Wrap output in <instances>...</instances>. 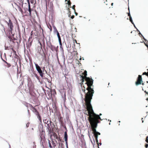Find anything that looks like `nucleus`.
<instances>
[{
  "label": "nucleus",
  "instance_id": "obj_37",
  "mask_svg": "<svg viewBox=\"0 0 148 148\" xmlns=\"http://www.w3.org/2000/svg\"><path fill=\"white\" fill-rule=\"evenodd\" d=\"M128 15L129 16V17H130V16H131V15H130V12H129V13H128Z\"/></svg>",
  "mask_w": 148,
  "mask_h": 148
},
{
  "label": "nucleus",
  "instance_id": "obj_31",
  "mask_svg": "<svg viewBox=\"0 0 148 148\" xmlns=\"http://www.w3.org/2000/svg\"><path fill=\"white\" fill-rule=\"evenodd\" d=\"M60 145H61V147L62 148L64 146V144L62 143H61V144L60 143H59V146H60Z\"/></svg>",
  "mask_w": 148,
  "mask_h": 148
},
{
  "label": "nucleus",
  "instance_id": "obj_38",
  "mask_svg": "<svg viewBox=\"0 0 148 148\" xmlns=\"http://www.w3.org/2000/svg\"><path fill=\"white\" fill-rule=\"evenodd\" d=\"M75 14L76 15V16L77 15L78 13L76 12V11H75Z\"/></svg>",
  "mask_w": 148,
  "mask_h": 148
},
{
  "label": "nucleus",
  "instance_id": "obj_5",
  "mask_svg": "<svg viewBox=\"0 0 148 148\" xmlns=\"http://www.w3.org/2000/svg\"><path fill=\"white\" fill-rule=\"evenodd\" d=\"M52 123V122H51L49 123H47V126H46L48 130V133L49 134H50L51 133H53V128L51 126Z\"/></svg>",
  "mask_w": 148,
  "mask_h": 148
},
{
  "label": "nucleus",
  "instance_id": "obj_51",
  "mask_svg": "<svg viewBox=\"0 0 148 148\" xmlns=\"http://www.w3.org/2000/svg\"><path fill=\"white\" fill-rule=\"evenodd\" d=\"M23 3H22V6H23Z\"/></svg>",
  "mask_w": 148,
  "mask_h": 148
},
{
  "label": "nucleus",
  "instance_id": "obj_60",
  "mask_svg": "<svg viewBox=\"0 0 148 148\" xmlns=\"http://www.w3.org/2000/svg\"><path fill=\"white\" fill-rule=\"evenodd\" d=\"M147 100H148V98H147Z\"/></svg>",
  "mask_w": 148,
  "mask_h": 148
},
{
  "label": "nucleus",
  "instance_id": "obj_9",
  "mask_svg": "<svg viewBox=\"0 0 148 148\" xmlns=\"http://www.w3.org/2000/svg\"><path fill=\"white\" fill-rule=\"evenodd\" d=\"M64 138L65 141L67 145V140H68V136L66 132H64Z\"/></svg>",
  "mask_w": 148,
  "mask_h": 148
},
{
  "label": "nucleus",
  "instance_id": "obj_2",
  "mask_svg": "<svg viewBox=\"0 0 148 148\" xmlns=\"http://www.w3.org/2000/svg\"><path fill=\"white\" fill-rule=\"evenodd\" d=\"M102 114L101 113L99 115L97 114L93 111V134L98 145H99V143H98L97 140L98 136L100 135V133L96 131V128L97 127V124L100 123V120H102L100 116Z\"/></svg>",
  "mask_w": 148,
  "mask_h": 148
},
{
  "label": "nucleus",
  "instance_id": "obj_22",
  "mask_svg": "<svg viewBox=\"0 0 148 148\" xmlns=\"http://www.w3.org/2000/svg\"><path fill=\"white\" fill-rule=\"evenodd\" d=\"M67 0H66L65 1H67ZM66 3L67 4L69 5H71V2L70 0H68V1H67V3Z\"/></svg>",
  "mask_w": 148,
  "mask_h": 148
},
{
  "label": "nucleus",
  "instance_id": "obj_40",
  "mask_svg": "<svg viewBox=\"0 0 148 148\" xmlns=\"http://www.w3.org/2000/svg\"><path fill=\"white\" fill-rule=\"evenodd\" d=\"M144 92H145L147 94H148V92H147L146 90L144 91Z\"/></svg>",
  "mask_w": 148,
  "mask_h": 148
},
{
  "label": "nucleus",
  "instance_id": "obj_1",
  "mask_svg": "<svg viewBox=\"0 0 148 148\" xmlns=\"http://www.w3.org/2000/svg\"><path fill=\"white\" fill-rule=\"evenodd\" d=\"M82 74L84 76L80 75L82 82H84V79H85L86 81V84L88 86L86 89L88 92L85 94V101L86 107V108L88 111V114L87 115L89 116L88 120L90 124V131H92V108L90 102L92 96V88H91V86L92 85V79L86 77V71H85Z\"/></svg>",
  "mask_w": 148,
  "mask_h": 148
},
{
  "label": "nucleus",
  "instance_id": "obj_14",
  "mask_svg": "<svg viewBox=\"0 0 148 148\" xmlns=\"http://www.w3.org/2000/svg\"><path fill=\"white\" fill-rule=\"evenodd\" d=\"M50 49L51 50L53 51H54L56 50V47L55 46H53L52 45L51 46V47H50Z\"/></svg>",
  "mask_w": 148,
  "mask_h": 148
},
{
  "label": "nucleus",
  "instance_id": "obj_10",
  "mask_svg": "<svg viewBox=\"0 0 148 148\" xmlns=\"http://www.w3.org/2000/svg\"><path fill=\"white\" fill-rule=\"evenodd\" d=\"M3 60V61L6 64L5 65V66H6L8 68H9L11 66V65L10 64L8 63L7 62Z\"/></svg>",
  "mask_w": 148,
  "mask_h": 148
},
{
  "label": "nucleus",
  "instance_id": "obj_34",
  "mask_svg": "<svg viewBox=\"0 0 148 148\" xmlns=\"http://www.w3.org/2000/svg\"><path fill=\"white\" fill-rule=\"evenodd\" d=\"M145 147L146 148H147L148 147V144H146L145 145Z\"/></svg>",
  "mask_w": 148,
  "mask_h": 148
},
{
  "label": "nucleus",
  "instance_id": "obj_47",
  "mask_svg": "<svg viewBox=\"0 0 148 148\" xmlns=\"http://www.w3.org/2000/svg\"><path fill=\"white\" fill-rule=\"evenodd\" d=\"M113 3H111V5L112 6V5H113Z\"/></svg>",
  "mask_w": 148,
  "mask_h": 148
},
{
  "label": "nucleus",
  "instance_id": "obj_4",
  "mask_svg": "<svg viewBox=\"0 0 148 148\" xmlns=\"http://www.w3.org/2000/svg\"><path fill=\"white\" fill-rule=\"evenodd\" d=\"M5 22L8 24V27L10 28V29H9V33L10 34H12V31L13 30V23L11 21L10 19H9V22H8L6 21H5Z\"/></svg>",
  "mask_w": 148,
  "mask_h": 148
},
{
  "label": "nucleus",
  "instance_id": "obj_57",
  "mask_svg": "<svg viewBox=\"0 0 148 148\" xmlns=\"http://www.w3.org/2000/svg\"><path fill=\"white\" fill-rule=\"evenodd\" d=\"M85 90H84V92H85Z\"/></svg>",
  "mask_w": 148,
  "mask_h": 148
},
{
  "label": "nucleus",
  "instance_id": "obj_3",
  "mask_svg": "<svg viewBox=\"0 0 148 148\" xmlns=\"http://www.w3.org/2000/svg\"><path fill=\"white\" fill-rule=\"evenodd\" d=\"M30 109L37 116L39 120L41 119V116L37 110L31 105H30Z\"/></svg>",
  "mask_w": 148,
  "mask_h": 148
},
{
  "label": "nucleus",
  "instance_id": "obj_58",
  "mask_svg": "<svg viewBox=\"0 0 148 148\" xmlns=\"http://www.w3.org/2000/svg\"><path fill=\"white\" fill-rule=\"evenodd\" d=\"M93 93H94V90H93Z\"/></svg>",
  "mask_w": 148,
  "mask_h": 148
},
{
  "label": "nucleus",
  "instance_id": "obj_27",
  "mask_svg": "<svg viewBox=\"0 0 148 148\" xmlns=\"http://www.w3.org/2000/svg\"><path fill=\"white\" fill-rule=\"evenodd\" d=\"M5 50H9V49H8V47L7 46H6V45H5Z\"/></svg>",
  "mask_w": 148,
  "mask_h": 148
},
{
  "label": "nucleus",
  "instance_id": "obj_13",
  "mask_svg": "<svg viewBox=\"0 0 148 148\" xmlns=\"http://www.w3.org/2000/svg\"><path fill=\"white\" fill-rule=\"evenodd\" d=\"M59 44L60 45V48L63 51V49L62 47V41L61 40H60V41H59Z\"/></svg>",
  "mask_w": 148,
  "mask_h": 148
},
{
  "label": "nucleus",
  "instance_id": "obj_46",
  "mask_svg": "<svg viewBox=\"0 0 148 148\" xmlns=\"http://www.w3.org/2000/svg\"><path fill=\"white\" fill-rule=\"evenodd\" d=\"M32 32H33V31H32V32H31V35H32L33 34H32Z\"/></svg>",
  "mask_w": 148,
  "mask_h": 148
},
{
  "label": "nucleus",
  "instance_id": "obj_42",
  "mask_svg": "<svg viewBox=\"0 0 148 148\" xmlns=\"http://www.w3.org/2000/svg\"><path fill=\"white\" fill-rule=\"evenodd\" d=\"M142 37H143V39H144V40H146L145 39V38H144V37L143 36H142Z\"/></svg>",
  "mask_w": 148,
  "mask_h": 148
},
{
  "label": "nucleus",
  "instance_id": "obj_55",
  "mask_svg": "<svg viewBox=\"0 0 148 148\" xmlns=\"http://www.w3.org/2000/svg\"><path fill=\"white\" fill-rule=\"evenodd\" d=\"M142 90H143H143H144V89H143H143H142Z\"/></svg>",
  "mask_w": 148,
  "mask_h": 148
},
{
  "label": "nucleus",
  "instance_id": "obj_29",
  "mask_svg": "<svg viewBox=\"0 0 148 148\" xmlns=\"http://www.w3.org/2000/svg\"><path fill=\"white\" fill-rule=\"evenodd\" d=\"M73 42H74V43L75 42L76 44H78L79 45H80V44L79 43H77V41L75 39L74 40Z\"/></svg>",
  "mask_w": 148,
  "mask_h": 148
},
{
  "label": "nucleus",
  "instance_id": "obj_49",
  "mask_svg": "<svg viewBox=\"0 0 148 148\" xmlns=\"http://www.w3.org/2000/svg\"><path fill=\"white\" fill-rule=\"evenodd\" d=\"M147 76L148 75V72H147Z\"/></svg>",
  "mask_w": 148,
  "mask_h": 148
},
{
  "label": "nucleus",
  "instance_id": "obj_19",
  "mask_svg": "<svg viewBox=\"0 0 148 148\" xmlns=\"http://www.w3.org/2000/svg\"><path fill=\"white\" fill-rule=\"evenodd\" d=\"M11 50H12V51L14 53L15 55H16V51L13 49V47H11Z\"/></svg>",
  "mask_w": 148,
  "mask_h": 148
},
{
  "label": "nucleus",
  "instance_id": "obj_39",
  "mask_svg": "<svg viewBox=\"0 0 148 148\" xmlns=\"http://www.w3.org/2000/svg\"><path fill=\"white\" fill-rule=\"evenodd\" d=\"M34 75H35V76L36 77H38V75L36 74L35 73V74H34Z\"/></svg>",
  "mask_w": 148,
  "mask_h": 148
},
{
  "label": "nucleus",
  "instance_id": "obj_15",
  "mask_svg": "<svg viewBox=\"0 0 148 148\" xmlns=\"http://www.w3.org/2000/svg\"><path fill=\"white\" fill-rule=\"evenodd\" d=\"M17 5L18 6V10L20 11L22 13V14H23V11L22 10L21 8L19 5Z\"/></svg>",
  "mask_w": 148,
  "mask_h": 148
},
{
  "label": "nucleus",
  "instance_id": "obj_54",
  "mask_svg": "<svg viewBox=\"0 0 148 148\" xmlns=\"http://www.w3.org/2000/svg\"><path fill=\"white\" fill-rule=\"evenodd\" d=\"M81 60V58H80V60Z\"/></svg>",
  "mask_w": 148,
  "mask_h": 148
},
{
  "label": "nucleus",
  "instance_id": "obj_53",
  "mask_svg": "<svg viewBox=\"0 0 148 148\" xmlns=\"http://www.w3.org/2000/svg\"><path fill=\"white\" fill-rule=\"evenodd\" d=\"M91 143H92L93 142H92V141H91Z\"/></svg>",
  "mask_w": 148,
  "mask_h": 148
},
{
  "label": "nucleus",
  "instance_id": "obj_61",
  "mask_svg": "<svg viewBox=\"0 0 148 148\" xmlns=\"http://www.w3.org/2000/svg\"><path fill=\"white\" fill-rule=\"evenodd\" d=\"M128 10H129V8H128Z\"/></svg>",
  "mask_w": 148,
  "mask_h": 148
},
{
  "label": "nucleus",
  "instance_id": "obj_6",
  "mask_svg": "<svg viewBox=\"0 0 148 148\" xmlns=\"http://www.w3.org/2000/svg\"><path fill=\"white\" fill-rule=\"evenodd\" d=\"M36 69L40 74L41 77H42L43 76V73H42L40 67L37 64H35Z\"/></svg>",
  "mask_w": 148,
  "mask_h": 148
},
{
  "label": "nucleus",
  "instance_id": "obj_11",
  "mask_svg": "<svg viewBox=\"0 0 148 148\" xmlns=\"http://www.w3.org/2000/svg\"><path fill=\"white\" fill-rule=\"evenodd\" d=\"M43 122L44 123L47 124V123H49L51 122V121H49V119H48L47 118L44 120H43Z\"/></svg>",
  "mask_w": 148,
  "mask_h": 148
},
{
  "label": "nucleus",
  "instance_id": "obj_52",
  "mask_svg": "<svg viewBox=\"0 0 148 148\" xmlns=\"http://www.w3.org/2000/svg\"><path fill=\"white\" fill-rule=\"evenodd\" d=\"M40 138H41V140H42V138H41V136H40Z\"/></svg>",
  "mask_w": 148,
  "mask_h": 148
},
{
  "label": "nucleus",
  "instance_id": "obj_36",
  "mask_svg": "<svg viewBox=\"0 0 148 148\" xmlns=\"http://www.w3.org/2000/svg\"><path fill=\"white\" fill-rule=\"evenodd\" d=\"M29 123H27L26 124V127H29Z\"/></svg>",
  "mask_w": 148,
  "mask_h": 148
},
{
  "label": "nucleus",
  "instance_id": "obj_8",
  "mask_svg": "<svg viewBox=\"0 0 148 148\" xmlns=\"http://www.w3.org/2000/svg\"><path fill=\"white\" fill-rule=\"evenodd\" d=\"M27 2L28 5V11L29 12V15L30 16H31V11L32 10L30 8V5L29 0H27Z\"/></svg>",
  "mask_w": 148,
  "mask_h": 148
},
{
  "label": "nucleus",
  "instance_id": "obj_28",
  "mask_svg": "<svg viewBox=\"0 0 148 148\" xmlns=\"http://www.w3.org/2000/svg\"><path fill=\"white\" fill-rule=\"evenodd\" d=\"M53 145L54 148H55V147L56 146L55 144L54 143V142L52 141Z\"/></svg>",
  "mask_w": 148,
  "mask_h": 148
},
{
  "label": "nucleus",
  "instance_id": "obj_35",
  "mask_svg": "<svg viewBox=\"0 0 148 148\" xmlns=\"http://www.w3.org/2000/svg\"><path fill=\"white\" fill-rule=\"evenodd\" d=\"M74 18V15H72V16H71V18L72 19H73Z\"/></svg>",
  "mask_w": 148,
  "mask_h": 148
},
{
  "label": "nucleus",
  "instance_id": "obj_20",
  "mask_svg": "<svg viewBox=\"0 0 148 148\" xmlns=\"http://www.w3.org/2000/svg\"><path fill=\"white\" fill-rule=\"evenodd\" d=\"M30 2L31 3L35 4L36 1L35 0H30Z\"/></svg>",
  "mask_w": 148,
  "mask_h": 148
},
{
  "label": "nucleus",
  "instance_id": "obj_30",
  "mask_svg": "<svg viewBox=\"0 0 148 148\" xmlns=\"http://www.w3.org/2000/svg\"><path fill=\"white\" fill-rule=\"evenodd\" d=\"M145 141L148 143V136L146 137V138L145 140Z\"/></svg>",
  "mask_w": 148,
  "mask_h": 148
},
{
  "label": "nucleus",
  "instance_id": "obj_18",
  "mask_svg": "<svg viewBox=\"0 0 148 148\" xmlns=\"http://www.w3.org/2000/svg\"><path fill=\"white\" fill-rule=\"evenodd\" d=\"M53 27H54V33H58V31L57 30L56 28V27L54 26Z\"/></svg>",
  "mask_w": 148,
  "mask_h": 148
},
{
  "label": "nucleus",
  "instance_id": "obj_45",
  "mask_svg": "<svg viewBox=\"0 0 148 148\" xmlns=\"http://www.w3.org/2000/svg\"><path fill=\"white\" fill-rule=\"evenodd\" d=\"M12 47V46H11V47H9V49H11V47Z\"/></svg>",
  "mask_w": 148,
  "mask_h": 148
},
{
  "label": "nucleus",
  "instance_id": "obj_50",
  "mask_svg": "<svg viewBox=\"0 0 148 148\" xmlns=\"http://www.w3.org/2000/svg\"><path fill=\"white\" fill-rule=\"evenodd\" d=\"M144 83H142V84L143 85H144Z\"/></svg>",
  "mask_w": 148,
  "mask_h": 148
},
{
  "label": "nucleus",
  "instance_id": "obj_25",
  "mask_svg": "<svg viewBox=\"0 0 148 148\" xmlns=\"http://www.w3.org/2000/svg\"><path fill=\"white\" fill-rule=\"evenodd\" d=\"M75 5H73V6L72 7V8L73 9V10L74 11V12H75Z\"/></svg>",
  "mask_w": 148,
  "mask_h": 148
},
{
  "label": "nucleus",
  "instance_id": "obj_23",
  "mask_svg": "<svg viewBox=\"0 0 148 148\" xmlns=\"http://www.w3.org/2000/svg\"><path fill=\"white\" fill-rule=\"evenodd\" d=\"M49 144L50 148H53L52 146L51 145V144L50 143V141L49 140Z\"/></svg>",
  "mask_w": 148,
  "mask_h": 148
},
{
  "label": "nucleus",
  "instance_id": "obj_16",
  "mask_svg": "<svg viewBox=\"0 0 148 148\" xmlns=\"http://www.w3.org/2000/svg\"><path fill=\"white\" fill-rule=\"evenodd\" d=\"M47 26L48 28L50 29V31L51 32L52 31V28L51 25L49 23L48 24H47Z\"/></svg>",
  "mask_w": 148,
  "mask_h": 148
},
{
  "label": "nucleus",
  "instance_id": "obj_43",
  "mask_svg": "<svg viewBox=\"0 0 148 148\" xmlns=\"http://www.w3.org/2000/svg\"><path fill=\"white\" fill-rule=\"evenodd\" d=\"M139 35H141L142 36H143V35L140 32L139 33Z\"/></svg>",
  "mask_w": 148,
  "mask_h": 148
},
{
  "label": "nucleus",
  "instance_id": "obj_12",
  "mask_svg": "<svg viewBox=\"0 0 148 148\" xmlns=\"http://www.w3.org/2000/svg\"><path fill=\"white\" fill-rule=\"evenodd\" d=\"M53 135L54 137V138L57 139H59L58 136L57 134H56L54 132L53 134Z\"/></svg>",
  "mask_w": 148,
  "mask_h": 148
},
{
  "label": "nucleus",
  "instance_id": "obj_7",
  "mask_svg": "<svg viewBox=\"0 0 148 148\" xmlns=\"http://www.w3.org/2000/svg\"><path fill=\"white\" fill-rule=\"evenodd\" d=\"M142 82V78L141 75H139L138 77L137 81L135 82V84L136 85L138 86L141 84Z\"/></svg>",
  "mask_w": 148,
  "mask_h": 148
},
{
  "label": "nucleus",
  "instance_id": "obj_48",
  "mask_svg": "<svg viewBox=\"0 0 148 148\" xmlns=\"http://www.w3.org/2000/svg\"><path fill=\"white\" fill-rule=\"evenodd\" d=\"M143 118H142V120H143ZM143 122V121H142V122Z\"/></svg>",
  "mask_w": 148,
  "mask_h": 148
},
{
  "label": "nucleus",
  "instance_id": "obj_32",
  "mask_svg": "<svg viewBox=\"0 0 148 148\" xmlns=\"http://www.w3.org/2000/svg\"><path fill=\"white\" fill-rule=\"evenodd\" d=\"M48 95L49 96V98L50 99H51V98H52V95L51 94V95Z\"/></svg>",
  "mask_w": 148,
  "mask_h": 148
},
{
  "label": "nucleus",
  "instance_id": "obj_56",
  "mask_svg": "<svg viewBox=\"0 0 148 148\" xmlns=\"http://www.w3.org/2000/svg\"><path fill=\"white\" fill-rule=\"evenodd\" d=\"M119 122L120 123V121H119Z\"/></svg>",
  "mask_w": 148,
  "mask_h": 148
},
{
  "label": "nucleus",
  "instance_id": "obj_21",
  "mask_svg": "<svg viewBox=\"0 0 148 148\" xmlns=\"http://www.w3.org/2000/svg\"><path fill=\"white\" fill-rule=\"evenodd\" d=\"M130 18L129 20H130V21L131 22V23L133 25H134V23L133 22V21L132 20V18L131 16H130Z\"/></svg>",
  "mask_w": 148,
  "mask_h": 148
},
{
  "label": "nucleus",
  "instance_id": "obj_26",
  "mask_svg": "<svg viewBox=\"0 0 148 148\" xmlns=\"http://www.w3.org/2000/svg\"><path fill=\"white\" fill-rule=\"evenodd\" d=\"M71 8V5H68V7H67V10H70V8Z\"/></svg>",
  "mask_w": 148,
  "mask_h": 148
},
{
  "label": "nucleus",
  "instance_id": "obj_41",
  "mask_svg": "<svg viewBox=\"0 0 148 148\" xmlns=\"http://www.w3.org/2000/svg\"><path fill=\"white\" fill-rule=\"evenodd\" d=\"M142 37H143V39H144V40H146L145 39V38H144V37L143 36H142Z\"/></svg>",
  "mask_w": 148,
  "mask_h": 148
},
{
  "label": "nucleus",
  "instance_id": "obj_24",
  "mask_svg": "<svg viewBox=\"0 0 148 148\" xmlns=\"http://www.w3.org/2000/svg\"><path fill=\"white\" fill-rule=\"evenodd\" d=\"M68 10V14H69V17H70L71 16V12L70 10Z\"/></svg>",
  "mask_w": 148,
  "mask_h": 148
},
{
  "label": "nucleus",
  "instance_id": "obj_33",
  "mask_svg": "<svg viewBox=\"0 0 148 148\" xmlns=\"http://www.w3.org/2000/svg\"><path fill=\"white\" fill-rule=\"evenodd\" d=\"M147 73H146V72H145L143 73V75H147Z\"/></svg>",
  "mask_w": 148,
  "mask_h": 148
},
{
  "label": "nucleus",
  "instance_id": "obj_44",
  "mask_svg": "<svg viewBox=\"0 0 148 148\" xmlns=\"http://www.w3.org/2000/svg\"><path fill=\"white\" fill-rule=\"evenodd\" d=\"M90 131H88V133H89V137H90Z\"/></svg>",
  "mask_w": 148,
  "mask_h": 148
},
{
  "label": "nucleus",
  "instance_id": "obj_17",
  "mask_svg": "<svg viewBox=\"0 0 148 148\" xmlns=\"http://www.w3.org/2000/svg\"><path fill=\"white\" fill-rule=\"evenodd\" d=\"M57 34V36H58V40L59 41H60V40H61L60 36L59 33L58 32V33Z\"/></svg>",
  "mask_w": 148,
  "mask_h": 148
},
{
  "label": "nucleus",
  "instance_id": "obj_59",
  "mask_svg": "<svg viewBox=\"0 0 148 148\" xmlns=\"http://www.w3.org/2000/svg\"><path fill=\"white\" fill-rule=\"evenodd\" d=\"M147 83H148V82L147 81Z\"/></svg>",
  "mask_w": 148,
  "mask_h": 148
}]
</instances>
